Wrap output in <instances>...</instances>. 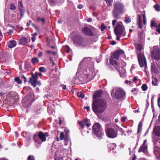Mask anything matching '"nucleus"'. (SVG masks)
I'll use <instances>...</instances> for the list:
<instances>
[{"instance_id": "9b49d317", "label": "nucleus", "mask_w": 160, "mask_h": 160, "mask_svg": "<svg viewBox=\"0 0 160 160\" xmlns=\"http://www.w3.org/2000/svg\"><path fill=\"white\" fill-rule=\"evenodd\" d=\"M91 58L90 57L84 58L80 63V65L82 64L88 68L90 67L91 64Z\"/></svg>"}, {"instance_id": "7c9ffc66", "label": "nucleus", "mask_w": 160, "mask_h": 160, "mask_svg": "<svg viewBox=\"0 0 160 160\" xmlns=\"http://www.w3.org/2000/svg\"><path fill=\"white\" fill-rule=\"evenodd\" d=\"M142 123L141 122H140L138 126V133H139L141 130L142 127Z\"/></svg>"}, {"instance_id": "f03ea898", "label": "nucleus", "mask_w": 160, "mask_h": 160, "mask_svg": "<svg viewBox=\"0 0 160 160\" xmlns=\"http://www.w3.org/2000/svg\"><path fill=\"white\" fill-rule=\"evenodd\" d=\"M106 107V101L103 99L93 101L92 104V110L96 114L103 112Z\"/></svg>"}, {"instance_id": "ddd939ff", "label": "nucleus", "mask_w": 160, "mask_h": 160, "mask_svg": "<svg viewBox=\"0 0 160 160\" xmlns=\"http://www.w3.org/2000/svg\"><path fill=\"white\" fill-rule=\"evenodd\" d=\"M82 31L86 35L90 36H93V34L91 29L87 27L83 28L82 29Z\"/></svg>"}, {"instance_id": "ea45409f", "label": "nucleus", "mask_w": 160, "mask_h": 160, "mask_svg": "<svg viewBox=\"0 0 160 160\" xmlns=\"http://www.w3.org/2000/svg\"><path fill=\"white\" fill-rule=\"evenodd\" d=\"M151 27H156L157 25H156L155 21H152L151 22Z\"/></svg>"}, {"instance_id": "09e8293b", "label": "nucleus", "mask_w": 160, "mask_h": 160, "mask_svg": "<svg viewBox=\"0 0 160 160\" xmlns=\"http://www.w3.org/2000/svg\"><path fill=\"white\" fill-rule=\"evenodd\" d=\"M126 119V117H123L121 119V122H124Z\"/></svg>"}, {"instance_id": "680f3d73", "label": "nucleus", "mask_w": 160, "mask_h": 160, "mask_svg": "<svg viewBox=\"0 0 160 160\" xmlns=\"http://www.w3.org/2000/svg\"><path fill=\"white\" fill-rule=\"evenodd\" d=\"M31 40L32 42H34L35 41V37L32 36L31 38Z\"/></svg>"}, {"instance_id": "4468645a", "label": "nucleus", "mask_w": 160, "mask_h": 160, "mask_svg": "<svg viewBox=\"0 0 160 160\" xmlns=\"http://www.w3.org/2000/svg\"><path fill=\"white\" fill-rule=\"evenodd\" d=\"M49 135L48 133L46 132L45 133L42 132L41 131V140L42 142H44L46 141L47 137H48Z\"/></svg>"}, {"instance_id": "dca6fc26", "label": "nucleus", "mask_w": 160, "mask_h": 160, "mask_svg": "<svg viewBox=\"0 0 160 160\" xmlns=\"http://www.w3.org/2000/svg\"><path fill=\"white\" fill-rule=\"evenodd\" d=\"M154 134L160 137V126H158L155 128L153 129Z\"/></svg>"}, {"instance_id": "c9c22d12", "label": "nucleus", "mask_w": 160, "mask_h": 160, "mask_svg": "<svg viewBox=\"0 0 160 160\" xmlns=\"http://www.w3.org/2000/svg\"><path fill=\"white\" fill-rule=\"evenodd\" d=\"M106 27L104 25V24L103 23H102L101 25V29L102 31H104L106 28Z\"/></svg>"}, {"instance_id": "f8f14e48", "label": "nucleus", "mask_w": 160, "mask_h": 160, "mask_svg": "<svg viewBox=\"0 0 160 160\" xmlns=\"http://www.w3.org/2000/svg\"><path fill=\"white\" fill-rule=\"evenodd\" d=\"M124 52V51L122 50H118L112 54L111 57L117 60H118L119 58V56L120 55L123 54Z\"/></svg>"}, {"instance_id": "72a5a7b5", "label": "nucleus", "mask_w": 160, "mask_h": 160, "mask_svg": "<svg viewBox=\"0 0 160 160\" xmlns=\"http://www.w3.org/2000/svg\"><path fill=\"white\" fill-rule=\"evenodd\" d=\"M109 147H112V149L110 148L111 150H113L114 148H115L116 147V145L115 143H111L109 144Z\"/></svg>"}, {"instance_id": "a18cd8bd", "label": "nucleus", "mask_w": 160, "mask_h": 160, "mask_svg": "<svg viewBox=\"0 0 160 160\" xmlns=\"http://www.w3.org/2000/svg\"><path fill=\"white\" fill-rule=\"evenodd\" d=\"M65 134L66 137H68V134L69 132V130H67L66 129L65 130Z\"/></svg>"}, {"instance_id": "6e6552de", "label": "nucleus", "mask_w": 160, "mask_h": 160, "mask_svg": "<svg viewBox=\"0 0 160 160\" xmlns=\"http://www.w3.org/2000/svg\"><path fill=\"white\" fill-rule=\"evenodd\" d=\"M114 32L115 34L117 35H121L124 36L126 35V32H124V28L122 26L121 22L117 23V26L114 28Z\"/></svg>"}, {"instance_id": "79ce46f5", "label": "nucleus", "mask_w": 160, "mask_h": 160, "mask_svg": "<svg viewBox=\"0 0 160 160\" xmlns=\"http://www.w3.org/2000/svg\"><path fill=\"white\" fill-rule=\"evenodd\" d=\"M32 26L33 27H34V28L36 29V31H38L39 30V28L36 25H35V24H34L33 23H32Z\"/></svg>"}, {"instance_id": "e433bc0d", "label": "nucleus", "mask_w": 160, "mask_h": 160, "mask_svg": "<svg viewBox=\"0 0 160 160\" xmlns=\"http://www.w3.org/2000/svg\"><path fill=\"white\" fill-rule=\"evenodd\" d=\"M64 137V134L63 132H61L60 134V138L61 140H63Z\"/></svg>"}, {"instance_id": "f704fd0d", "label": "nucleus", "mask_w": 160, "mask_h": 160, "mask_svg": "<svg viewBox=\"0 0 160 160\" xmlns=\"http://www.w3.org/2000/svg\"><path fill=\"white\" fill-rule=\"evenodd\" d=\"M65 51L67 53H69L70 52V49L69 47V46L68 45H66L65 46Z\"/></svg>"}, {"instance_id": "a211bd4d", "label": "nucleus", "mask_w": 160, "mask_h": 160, "mask_svg": "<svg viewBox=\"0 0 160 160\" xmlns=\"http://www.w3.org/2000/svg\"><path fill=\"white\" fill-rule=\"evenodd\" d=\"M8 45L9 48H12L16 45V41L14 40H11L8 43Z\"/></svg>"}, {"instance_id": "a19ab883", "label": "nucleus", "mask_w": 160, "mask_h": 160, "mask_svg": "<svg viewBox=\"0 0 160 160\" xmlns=\"http://www.w3.org/2000/svg\"><path fill=\"white\" fill-rule=\"evenodd\" d=\"M28 160H34L33 156L32 155L29 156L28 158Z\"/></svg>"}, {"instance_id": "2f4dec72", "label": "nucleus", "mask_w": 160, "mask_h": 160, "mask_svg": "<svg viewBox=\"0 0 160 160\" xmlns=\"http://www.w3.org/2000/svg\"><path fill=\"white\" fill-rule=\"evenodd\" d=\"M77 96L82 98H83L84 97V95L81 92L78 93H77Z\"/></svg>"}, {"instance_id": "7ed1b4c3", "label": "nucleus", "mask_w": 160, "mask_h": 160, "mask_svg": "<svg viewBox=\"0 0 160 160\" xmlns=\"http://www.w3.org/2000/svg\"><path fill=\"white\" fill-rule=\"evenodd\" d=\"M118 127L115 123H110L105 125V131L107 137L111 138H114L117 137Z\"/></svg>"}, {"instance_id": "6e6d98bb", "label": "nucleus", "mask_w": 160, "mask_h": 160, "mask_svg": "<svg viewBox=\"0 0 160 160\" xmlns=\"http://www.w3.org/2000/svg\"><path fill=\"white\" fill-rule=\"evenodd\" d=\"M4 86V84L3 82H0V88H3Z\"/></svg>"}, {"instance_id": "c85d7f7f", "label": "nucleus", "mask_w": 160, "mask_h": 160, "mask_svg": "<svg viewBox=\"0 0 160 160\" xmlns=\"http://www.w3.org/2000/svg\"><path fill=\"white\" fill-rule=\"evenodd\" d=\"M125 21L126 23H129L131 21V19L128 17H125Z\"/></svg>"}, {"instance_id": "37998d69", "label": "nucleus", "mask_w": 160, "mask_h": 160, "mask_svg": "<svg viewBox=\"0 0 160 160\" xmlns=\"http://www.w3.org/2000/svg\"><path fill=\"white\" fill-rule=\"evenodd\" d=\"M79 123L80 125L81 126V127L82 128H84V125L83 124V123L82 122H79Z\"/></svg>"}, {"instance_id": "39448f33", "label": "nucleus", "mask_w": 160, "mask_h": 160, "mask_svg": "<svg viewBox=\"0 0 160 160\" xmlns=\"http://www.w3.org/2000/svg\"><path fill=\"white\" fill-rule=\"evenodd\" d=\"M73 43L76 46L81 47H84L88 44L85 38L81 35H77L74 36L72 39Z\"/></svg>"}, {"instance_id": "1a4fd4ad", "label": "nucleus", "mask_w": 160, "mask_h": 160, "mask_svg": "<svg viewBox=\"0 0 160 160\" xmlns=\"http://www.w3.org/2000/svg\"><path fill=\"white\" fill-rule=\"evenodd\" d=\"M112 95L114 98L117 99H121L123 98L125 96V92L121 89L118 88L115 90V92H114V90L112 91Z\"/></svg>"}, {"instance_id": "cd10ccee", "label": "nucleus", "mask_w": 160, "mask_h": 160, "mask_svg": "<svg viewBox=\"0 0 160 160\" xmlns=\"http://www.w3.org/2000/svg\"><path fill=\"white\" fill-rule=\"evenodd\" d=\"M141 88L143 91H146L148 87L146 84H144L142 85Z\"/></svg>"}, {"instance_id": "3c124183", "label": "nucleus", "mask_w": 160, "mask_h": 160, "mask_svg": "<svg viewBox=\"0 0 160 160\" xmlns=\"http://www.w3.org/2000/svg\"><path fill=\"white\" fill-rule=\"evenodd\" d=\"M84 109H86L87 110V111L88 112H89L90 111V107L89 106L84 107Z\"/></svg>"}, {"instance_id": "b1692460", "label": "nucleus", "mask_w": 160, "mask_h": 160, "mask_svg": "<svg viewBox=\"0 0 160 160\" xmlns=\"http://www.w3.org/2000/svg\"><path fill=\"white\" fill-rule=\"evenodd\" d=\"M14 80L15 82H17L18 84H21L22 83V81L20 80V78L19 77L15 78Z\"/></svg>"}, {"instance_id": "8fccbe9b", "label": "nucleus", "mask_w": 160, "mask_h": 160, "mask_svg": "<svg viewBox=\"0 0 160 160\" xmlns=\"http://www.w3.org/2000/svg\"><path fill=\"white\" fill-rule=\"evenodd\" d=\"M31 88L29 87H24L23 88V91H25L28 90H30Z\"/></svg>"}, {"instance_id": "a878e982", "label": "nucleus", "mask_w": 160, "mask_h": 160, "mask_svg": "<svg viewBox=\"0 0 160 160\" xmlns=\"http://www.w3.org/2000/svg\"><path fill=\"white\" fill-rule=\"evenodd\" d=\"M9 8L11 10H14L16 8V7L14 3H11L10 5Z\"/></svg>"}, {"instance_id": "f3484780", "label": "nucleus", "mask_w": 160, "mask_h": 160, "mask_svg": "<svg viewBox=\"0 0 160 160\" xmlns=\"http://www.w3.org/2000/svg\"><path fill=\"white\" fill-rule=\"evenodd\" d=\"M28 40L25 37H22L20 40L19 44L25 45L28 42Z\"/></svg>"}, {"instance_id": "412c9836", "label": "nucleus", "mask_w": 160, "mask_h": 160, "mask_svg": "<svg viewBox=\"0 0 160 160\" xmlns=\"http://www.w3.org/2000/svg\"><path fill=\"white\" fill-rule=\"evenodd\" d=\"M101 92L100 90L97 91L93 95V98L94 99H96L101 96Z\"/></svg>"}, {"instance_id": "c756f323", "label": "nucleus", "mask_w": 160, "mask_h": 160, "mask_svg": "<svg viewBox=\"0 0 160 160\" xmlns=\"http://www.w3.org/2000/svg\"><path fill=\"white\" fill-rule=\"evenodd\" d=\"M154 7L156 10L158 11H160V6L159 5L156 4L154 6Z\"/></svg>"}, {"instance_id": "f257e3e1", "label": "nucleus", "mask_w": 160, "mask_h": 160, "mask_svg": "<svg viewBox=\"0 0 160 160\" xmlns=\"http://www.w3.org/2000/svg\"><path fill=\"white\" fill-rule=\"evenodd\" d=\"M152 49L151 56L155 61L151 63V70L154 73L157 74L160 72V52L158 47L154 46Z\"/></svg>"}, {"instance_id": "4c0bfd02", "label": "nucleus", "mask_w": 160, "mask_h": 160, "mask_svg": "<svg viewBox=\"0 0 160 160\" xmlns=\"http://www.w3.org/2000/svg\"><path fill=\"white\" fill-rule=\"evenodd\" d=\"M18 7L20 6L21 8H24L22 1H18Z\"/></svg>"}, {"instance_id": "13d9d810", "label": "nucleus", "mask_w": 160, "mask_h": 160, "mask_svg": "<svg viewBox=\"0 0 160 160\" xmlns=\"http://www.w3.org/2000/svg\"><path fill=\"white\" fill-rule=\"evenodd\" d=\"M83 6L81 4H79L78 6V8L79 9H82L83 8Z\"/></svg>"}, {"instance_id": "c03bdc74", "label": "nucleus", "mask_w": 160, "mask_h": 160, "mask_svg": "<svg viewBox=\"0 0 160 160\" xmlns=\"http://www.w3.org/2000/svg\"><path fill=\"white\" fill-rule=\"evenodd\" d=\"M21 78H22L24 80V82L25 83L27 82V78L24 75H22V76H21Z\"/></svg>"}, {"instance_id": "bb28decb", "label": "nucleus", "mask_w": 160, "mask_h": 160, "mask_svg": "<svg viewBox=\"0 0 160 160\" xmlns=\"http://www.w3.org/2000/svg\"><path fill=\"white\" fill-rule=\"evenodd\" d=\"M108 6L112 5L113 0H105Z\"/></svg>"}, {"instance_id": "69168bd1", "label": "nucleus", "mask_w": 160, "mask_h": 160, "mask_svg": "<svg viewBox=\"0 0 160 160\" xmlns=\"http://www.w3.org/2000/svg\"><path fill=\"white\" fill-rule=\"evenodd\" d=\"M38 35V34L37 32H34L32 34V35L33 36H36Z\"/></svg>"}, {"instance_id": "774afa93", "label": "nucleus", "mask_w": 160, "mask_h": 160, "mask_svg": "<svg viewBox=\"0 0 160 160\" xmlns=\"http://www.w3.org/2000/svg\"><path fill=\"white\" fill-rule=\"evenodd\" d=\"M157 31L159 33H160V28H158V29H156Z\"/></svg>"}, {"instance_id": "393cba45", "label": "nucleus", "mask_w": 160, "mask_h": 160, "mask_svg": "<svg viewBox=\"0 0 160 160\" xmlns=\"http://www.w3.org/2000/svg\"><path fill=\"white\" fill-rule=\"evenodd\" d=\"M23 8H21L20 7H18V9L20 12V15L21 17L23 16V15L24 13Z\"/></svg>"}, {"instance_id": "052dcab7", "label": "nucleus", "mask_w": 160, "mask_h": 160, "mask_svg": "<svg viewBox=\"0 0 160 160\" xmlns=\"http://www.w3.org/2000/svg\"><path fill=\"white\" fill-rule=\"evenodd\" d=\"M152 84L154 86H156L158 85V84L157 82H154L153 81H152Z\"/></svg>"}, {"instance_id": "58836bf2", "label": "nucleus", "mask_w": 160, "mask_h": 160, "mask_svg": "<svg viewBox=\"0 0 160 160\" xmlns=\"http://www.w3.org/2000/svg\"><path fill=\"white\" fill-rule=\"evenodd\" d=\"M47 71V69L43 67H41V72H45Z\"/></svg>"}, {"instance_id": "423d86ee", "label": "nucleus", "mask_w": 160, "mask_h": 160, "mask_svg": "<svg viewBox=\"0 0 160 160\" xmlns=\"http://www.w3.org/2000/svg\"><path fill=\"white\" fill-rule=\"evenodd\" d=\"M113 6L112 11L113 16L115 18L118 19L119 14L123 12V6L122 3L118 2L114 3Z\"/></svg>"}, {"instance_id": "20e7f679", "label": "nucleus", "mask_w": 160, "mask_h": 160, "mask_svg": "<svg viewBox=\"0 0 160 160\" xmlns=\"http://www.w3.org/2000/svg\"><path fill=\"white\" fill-rule=\"evenodd\" d=\"M135 48L138 53V57L139 65L141 67L144 66L145 69L147 68L146 60L143 53L141 52V50L143 49L142 46L140 44H136Z\"/></svg>"}, {"instance_id": "de8ad7c7", "label": "nucleus", "mask_w": 160, "mask_h": 160, "mask_svg": "<svg viewBox=\"0 0 160 160\" xmlns=\"http://www.w3.org/2000/svg\"><path fill=\"white\" fill-rule=\"evenodd\" d=\"M125 83L126 84H129L130 85L131 84L132 82L131 81H128V80H126L125 81Z\"/></svg>"}, {"instance_id": "338daca9", "label": "nucleus", "mask_w": 160, "mask_h": 160, "mask_svg": "<svg viewBox=\"0 0 160 160\" xmlns=\"http://www.w3.org/2000/svg\"><path fill=\"white\" fill-rule=\"evenodd\" d=\"M92 20V19L91 18H89L87 20V21L89 22H91Z\"/></svg>"}, {"instance_id": "5701e85b", "label": "nucleus", "mask_w": 160, "mask_h": 160, "mask_svg": "<svg viewBox=\"0 0 160 160\" xmlns=\"http://www.w3.org/2000/svg\"><path fill=\"white\" fill-rule=\"evenodd\" d=\"M31 61L32 63L35 64L39 62V60L37 58L34 57L32 59Z\"/></svg>"}, {"instance_id": "473e14b6", "label": "nucleus", "mask_w": 160, "mask_h": 160, "mask_svg": "<svg viewBox=\"0 0 160 160\" xmlns=\"http://www.w3.org/2000/svg\"><path fill=\"white\" fill-rule=\"evenodd\" d=\"M113 62L114 64H115L117 66L118 65V63L116 61H115V60L113 61V60H110V64L111 65H114V64H113L112 62Z\"/></svg>"}, {"instance_id": "5fc2aeb1", "label": "nucleus", "mask_w": 160, "mask_h": 160, "mask_svg": "<svg viewBox=\"0 0 160 160\" xmlns=\"http://www.w3.org/2000/svg\"><path fill=\"white\" fill-rule=\"evenodd\" d=\"M158 102L159 107H160V97L158 98Z\"/></svg>"}, {"instance_id": "0eeeda50", "label": "nucleus", "mask_w": 160, "mask_h": 160, "mask_svg": "<svg viewBox=\"0 0 160 160\" xmlns=\"http://www.w3.org/2000/svg\"><path fill=\"white\" fill-rule=\"evenodd\" d=\"M93 133L97 137H100L103 134V130L99 123H95L92 127Z\"/></svg>"}, {"instance_id": "4be33fe9", "label": "nucleus", "mask_w": 160, "mask_h": 160, "mask_svg": "<svg viewBox=\"0 0 160 160\" xmlns=\"http://www.w3.org/2000/svg\"><path fill=\"white\" fill-rule=\"evenodd\" d=\"M61 0H49V2L51 5L53 6L60 2Z\"/></svg>"}, {"instance_id": "603ef678", "label": "nucleus", "mask_w": 160, "mask_h": 160, "mask_svg": "<svg viewBox=\"0 0 160 160\" xmlns=\"http://www.w3.org/2000/svg\"><path fill=\"white\" fill-rule=\"evenodd\" d=\"M32 21L31 20H30L29 21V22H28L27 23V27L29 26H30V24L31 23H32Z\"/></svg>"}, {"instance_id": "bf43d9fd", "label": "nucleus", "mask_w": 160, "mask_h": 160, "mask_svg": "<svg viewBox=\"0 0 160 160\" xmlns=\"http://www.w3.org/2000/svg\"><path fill=\"white\" fill-rule=\"evenodd\" d=\"M137 80V78L136 77H134L133 78V81L134 82H135Z\"/></svg>"}, {"instance_id": "aec40b11", "label": "nucleus", "mask_w": 160, "mask_h": 160, "mask_svg": "<svg viewBox=\"0 0 160 160\" xmlns=\"http://www.w3.org/2000/svg\"><path fill=\"white\" fill-rule=\"evenodd\" d=\"M147 146L142 145L139 148L138 152H145L147 150Z\"/></svg>"}, {"instance_id": "4d7b16f0", "label": "nucleus", "mask_w": 160, "mask_h": 160, "mask_svg": "<svg viewBox=\"0 0 160 160\" xmlns=\"http://www.w3.org/2000/svg\"><path fill=\"white\" fill-rule=\"evenodd\" d=\"M111 44L112 45H114L116 44V42L115 41H112L111 42Z\"/></svg>"}, {"instance_id": "6ab92c4d", "label": "nucleus", "mask_w": 160, "mask_h": 160, "mask_svg": "<svg viewBox=\"0 0 160 160\" xmlns=\"http://www.w3.org/2000/svg\"><path fill=\"white\" fill-rule=\"evenodd\" d=\"M40 139V132H37L34 135V139L35 141L38 142Z\"/></svg>"}, {"instance_id": "0e129e2a", "label": "nucleus", "mask_w": 160, "mask_h": 160, "mask_svg": "<svg viewBox=\"0 0 160 160\" xmlns=\"http://www.w3.org/2000/svg\"><path fill=\"white\" fill-rule=\"evenodd\" d=\"M88 119H84V120H83V122L84 123H86L87 122H88Z\"/></svg>"}, {"instance_id": "9d476101", "label": "nucleus", "mask_w": 160, "mask_h": 160, "mask_svg": "<svg viewBox=\"0 0 160 160\" xmlns=\"http://www.w3.org/2000/svg\"><path fill=\"white\" fill-rule=\"evenodd\" d=\"M38 76H40V73L36 72L35 75L32 73L31 77L29 78L30 80L29 82L34 87H35L37 84L39 85L40 84V82L37 81Z\"/></svg>"}, {"instance_id": "2eb2a0df", "label": "nucleus", "mask_w": 160, "mask_h": 160, "mask_svg": "<svg viewBox=\"0 0 160 160\" xmlns=\"http://www.w3.org/2000/svg\"><path fill=\"white\" fill-rule=\"evenodd\" d=\"M138 24L139 28L141 29L142 28V16L141 15H138Z\"/></svg>"}, {"instance_id": "49530a36", "label": "nucleus", "mask_w": 160, "mask_h": 160, "mask_svg": "<svg viewBox=\"0 0 160 160\" xmlns=\"http://www.w3.org/2000/svg\"><path fill=\"white\" fill-rule=\"evenodd\" d=\"M41 22H42V24L43 25H44L45 23V19L44 18L41 19Z\"/></svg>"}, {"instance_id": "864d4df0", "label": "nucleus", "mask_w": 160, "mask_h": 160, "mask_svg": "<svg viewBox=\"0 0 160 160\" xmlns=\"http://www.w3.org/2000/svg\"><path fill=\"white\" fill-rule=\"evenodd\" d=\"M116 22H117V20H112V25L113 26H114L115 25L116 23Z\"/></svg>"}, {"instance_id": "e2e57ef3", "label": "nucleus", "mask_w": 160, "mask_h": 160, "mask_svg": "<svg viewBox=\"0 0 160 160\" xmlns=\"http://www.w3.org/2000/svg\"><path fill=\"white\" fill-rule=\"evenodd\" d=\"M12 32V30L11 29H10L8 30V33L10 34Z\"/></svg>"}]
</instances>
